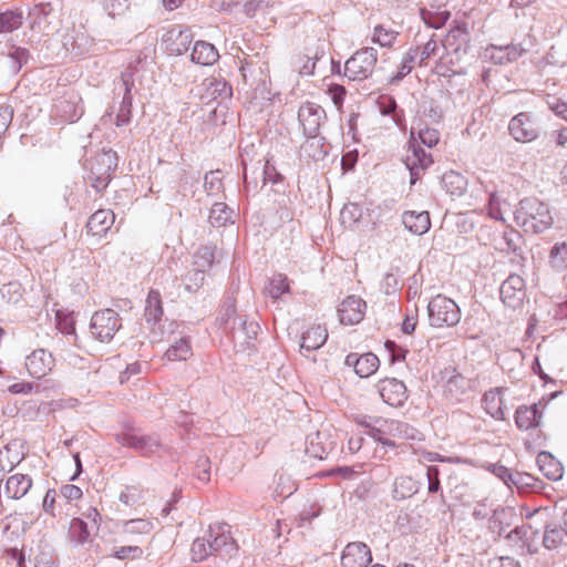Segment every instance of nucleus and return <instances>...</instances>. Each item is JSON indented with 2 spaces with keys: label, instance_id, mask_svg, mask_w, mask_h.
<instances>
[{
  "label": "nucleus",
  "instance_id": "nucleus-3",
  "mask_svg": "<svg viewBox=\"0 0 567 567\" xmlns=\"http://www.w3.org/2000/svg\"><path fill=\"white\" fill-rule=\"evenodd\" d=\"M176 328L177 323L174 321L163 324L161 332H156L155 330L151 332V341L162 342L165 339V334H167V341H172V344L166 350L165 358L168 361H186L193 355L192 341L188 336L172 339Z\"/></svg>",
  "mask_w": 567,
  "mask_h": 567
},
{
  "label": "nucleus",
  "instance_id": "nucleus-16",
  "mask_svg": "<svg viewBox=\"0 0 567 567\" xmlns=\"http://www.w3.org/2000/svg\"><path fill=\"white\" fill-rule=\"evenodd\" d=\"M365 309L367 303L363 299L349 296L338 308L339 320L342 324H357L362 321Z\"/></svg>",
  "mask_w": 567,
  "mask_h": 567
},
{
  "label": "nucleus",
  "instance_id": "nucleus-4",
  "mask_svg": "<svg viewBox=\"0 0 567 567\" xmlns=\"http://www.w3.org/2000/svg\"><path fill=\"white\" fill-rule=\"evenodd\" d=\"M429 321L432 327H454L461 320V309L456 302L445 296L433 297L427 305Z\"/></svg>",
  "mask_w": 567,
  "mask_h": 567
},
{
  "label": "nucleus",
  "instance_id": "nucleus-38",
  "mask_svg": "<svg viewBox=\"0 0 567 567\" xmlns=\"http://www.w3.org/2000/svg\"><path fill=\"white\" fill-rule=\"evenodd\" d=\"M379 363V358L375 354L371 352L362 354L360 360L357 361L358 369L355 373L360 378H368L378 370Z\"/></svg>",
  "mask_w": 567,
  "mask_h": 567
},
{
  "label": "nucleus",
  "instance_id": "nucleus-53",
  "mask_svg": "<svg viewBox=\"0 0 567 567\" xmlns=\"http://www.w3.org/2000/svg\"><path fill=\"white\" fill-rule=\"evenodd\" d=\"M103 8L111 18L122 17L130 9L128 0H104Z\"/></svg>",
  "mask_w": 567,
  "mask_h": 567
},
{
  "label": "nucleus",
  "instance_id": "nucleus-26",
  "mask_svg": "<svg viewBox=\"0 0 567 567\" xmlns=\"http://www.w3.org/2000/svg\"><path fill=\"white\" fill-rule=\"evenodd\" d=\"M32 486V480L29 475L14 474L6 482V494L12 499L23 497Z\"/></svg>",
  "mask_w": 567,
  "mask_h": 567
},
{
  "label": "nucleus",
  "instance_id": "nucleus-47",
  "mask_svg": "<svg viewBox=\"0 0 567 567\" xmlns=\"http://www.w3.org/2000/svg\"><path fill=\"white\" fill-rule=\"evenodd\" d=\"M208 544L209 540L207 533L203 537H198L193 542L190 553L194 561H203L212 555Z\"/></svg>",
  "mask_w": 567,
  "mask_h": 567
},
{
  "label": "nucleus",
  "instance_id": "nucleus-51",
  "mask_svg": "<svg viewBox=\"0 0 567 567\" xmlns=\"http://www.w3.org/2000/svg\"><path fill=\"white\" fill-rule=\"evenodd\" d=\"M513 486L519 492H529L536 487V478L527 473L514 472L512 487Z\"/></svg>",
  "mask_w": 567,
  "mask_h": 567
},
{
  "label": "nucleus",
  "instance_id": "nucleus-54",
  "mask_svg": "<svg viewBox=\"0 0 567 567\" xmlns=\"http://www.w3.org/2000/svg\"><path fill=\"white\" fill-rule=\"evenodd\" d=\"M8 58L12 61L11 69L19 71L30 59V52L20 47H12L8 52Z\"/></svg>",
  "mask_w": 567,
  "mask_h": 567
},
{
  "label": "nucleus",
  "instance_id": "nucleus-27",
  "mask_svg": "<svg viewBox=\"0 0 567 567\" xmlns=\"http://www.w3.org/2000/svg\"><path fill=\"white\" fill-rule=\"evenodd\" d=\"M162 297L158 290L151 289L145 301L144 317L147 323L156 324L163 317Z\"/></svg>",
  "mask_w": 567,
  "mask_h": 567
},
{
  "label": "nucleus",
  "instance_id": "nucleus-17",
  "mask_svg": "<svg viewBox=\"0 0 567 567\" xmlns=\"http://www.w3.org/2000/svg\"><path fill=\"white\" fill-rule=\"evenodd\" d=\"M371 561L370 548L360 542L349 543L341 555V567H367Z\"/></svg>",
  "mask_w": 567,
  "mask_h": 567
},
{
  "label": "nucleus",
  "instance_id": "nucleus-31",
  "mask_svg": "<svg viewBox=\"0 0 567 567\" xmlns=\"http://www.w3.org/2000/svg\"><path fill=\"white\" fill-rule=\"evenodd\" d=\"M442 184L449 194L456 197L461 196L467 187L466 178L454 171L446 172L442 176Z\"/></svg>",
  "mask_w": 567,
  "mask_h": 567
},
{
  "label": "nucleus",
  "instance_id": "nucleus-40",
  "mask_svg": "<svg viewBox=\"0 0 567 567\" xmlns=\"http://www.w3.org/2000/svg\"><path fill=\"white\" fill-rule=\"evenodd\" d=\"M24 293V288L19 281H10L0 288V295L8 303H19Z\"/></svg>",
  "mask_w": 567,
  "mask_h": 567
},
{
  "label": "nucleus",
  "instance_id": "nucleus-20",
  "mask_svg": "<svg viewBox=\"0 0 567 567\" xmlns=\"http://www.w3.org/2000/svg\"><path fill=\"white\" fill-rule=\"evenodd\" d=\"M525 52L526 50L520 44L489 45L485 50V55L495 64H506L516 61Z\"/></svg>",
  "mask_w": 567,
  "mask_h": 567
},
{
  "label": "nucleus",
  "instance_id": "nucleus-25",
  "mask_svg": "<svg viewBox=\"0 0 567 567\" xmlns=\"http://www.w3.org/2000/svg\"><path fill=\"white\" fill-rule=\"evenodd\" d=\"M190 58L196 64L213 65L219 59V53L214 44L206 41H197L194 44Z\"/></svg>",
  "mask_w": 567,
  "mask_h": 567
},
{
  "label": "nucleus",
  "instance_id": "nucleus-1",
  "mask_svg": "<svg viewBox=\"0 0 567 567\" xmlns=\"http://www.w3.org/2000/svg\"><path fill=\"white\" fill-rule=\"evenodd\" d=\"M514 218L524 231L532 234L549 229L554 221L548 204L537 197L520 199L514 210Z\"/></svg>",
  "mask_w": 567,
  "mask_h": 567
},
{
  "label": "nucleus",
  "instance_id": "nucleus-63",
  "mask_svg": "<svg viewBox=\"0 0 567 567\" xmlns=\"http://www.w3.org/2000/svg\"><path fill=\"white\" fill-rule=\"evenodd\" d=\"M439 49V43L433 39V37L424 44L422 51H419L420 56V65L424 64L425 61L431 58L432 55L436 54V51Z\"/></svg>",
  "mask_w": 567,
  "mask_h": 567
},
{
  "label": "nucleus",
  "instance_id": "nucleus-13",
  "mask_svg": "<svg viewBox=\"0 0 567 567\" xmlns=\"http://www.w3.org/2000/svg\"><path fill=\"white\" fill-rule=\"evenodd\" d=\"M404 164L410 171L411 184H415L424 172L433 164L431 154L426 153L421 146L410 144Z\"/></svg>",
  "mask_w": 567,
  "mask_h": 567
},
{
  "label": "nucleus",
  "instance_id": "nucleus-11",
  "mask_svg": "<svg viewBox=\"0 0 567 567\" xmlns=\"http://www.w3.org/2000/svg\"><path fill=\"white\" fill-rule=\"evenodd\" d=\"M509 134L520 143H528L538 137L539 128L529 113L522 112L515 115L508 124Z\"/></svg>",
  "mask_w": 567,
  "mask_h": 567
},
{
  "label": "nucleus",
  "instance_id": "nucleus-30",
  "mask_svg": "<svg viewBox=\"0 0 567 567\" xmlns=\"http://www.w3.org/2000/svg\"><path fill=\"white\" fill-rule=\"evenodd\" d=\"M419 492V482L411 476H399L393 484L392 495L395 499L410 498Z\"/></svg>",
  "mask_w": 567,
  "mask_h": 567
},
{
  "label": "nucleus",
  "instance_id": "nucleus-23",
  "mask_svg": "<svg viewBox=\"0 0 567 567\" xmlns=\"http://www.w3.org/2000/svg\"><path fill=\"white\" fill-rule=\"evenodd\" d=\"M402 223L405 228L414 235H423L431 227L430 214L427 212H405L402 215Z\"/></svg>",
  "mask_w": 567,
  "mask_h": 567
},
{
  "label": "nucleus",
  "instance_id": "nucleus-8",
  "mask_svg": "<svg viewBox=\"0 0 567 567\" xmlns=\"http://www.w3.org/2000/svg\"><path fill=\"white\" fill-rule=\"evenodd\" d=\"M122 327V319L113 309L95 311L91 318L90 331L94 339L110 342Z\"/></svg>",
  "mask_w": 567,
  "mask_h": 567
},
{
  "label": "nucleus",
  "instance_id": "nucleus-34",
  "mask_svg": "<svg viewBox=\"0 0 567 567\" xmlns=\"http://www.w3.org/2000/svg\"><path fill=\"white\" fill-rule=\"evenodd\" d=\"M233 213V209L225 203H215L210 209L208 221L213 227L226 226L231 221Z\"/></svg>",
  "mask_w": 567,
  "mask_h": 567
},
{
  "label": "nucleus",
  "instance_id": "nucleus-52",
  "mask_svg": "<svg viewBox=\"0 0 567 567\" xmlns=\"http://www.w3.org/2000/svg\"><path fill=\"white\" fill-rule=\"evenodd\" d=\"M133 97H122L118 112L115 118L116 126H124L131 123Z\"/></svg>",
  "mask_w": 567,
  "mask_h": 567
},
{
  "label": "nucleus",
  "instance_id": "nucleus-7",
  "mask_svg": "<svg viewBox=\"0 0 567 567\" xmlns=\"http://www.w3.org/2000/svg\"><path fill=\"white\" fill-rule=\"evenodd\" d=\"M117 167L116 152L109 150L97 154L91 165L89 181L97 192L104 190Z\"/></svg>",
  "mask_w": 567,
  "mask_h": 567
},
{
  "label": "nucleus",
  "instance_id": "nucleus-35",
  "mask_svg": "<svg viewBox=\"0 0 567 567\" xmlns=\"http://www.w3.org/2000/svg\"><path fill=\"white\" fill-rule=\"evenodd\" d=\"M289 282L287 276L282 274L274 275L268 285L265 287V292L271 299L277 300L286 292H289Z\"/></svg>",
  "mask_w": 567,
  "mask_h": 567
},
{
  "label": "nucleus",
  "instance_id": "nucleus-64",
  "mask_svg": "<svg viewBox=\"0 0 567 567\" xmlns=\"http://www.w3.org/2000/svg\"><path fill=\"white\" fill-rule=\"evenodd\" d=\"M492 472L495 476L504 482L508 487H512L513 474L509 468L504 465L494 464L492 465Z\"/></svg>",
  "mask_w": 567,
  "mask_h": 567
},
{
  "label": "nucleus",
  "instance_id": "nucleus-55",
  "mask_svg": "<svg viewBox=\"0 0 567 567\" xmlns=\"http://www.w3.org/2000/svg\"><path fill=\"white\" fill-rule=\"evenodd\" d=\"M214 262V252L210 247H200L194 256V267L206 269L209 268Z\"/></svg>",
  "mask_w": 567,
  "mask_h": 567
},
{
  "label": "nucleus",
  "instance_id": "nucleus-19",
  "mask_svg": "<svg viewBox=\"0 0 567 567\" xmlns=\"http://www.w3.org/2000/svg\"><path fill=\"white\" fill-rule=\"evenodd\" d=\"M546 403L538 402L533 405L519 406L515 412V423L520 430H530L540 425Z\"/></svg>",
  "mask_w": 567,
  "mask_h": 567
},
{
  "label": "nucleus",
  "instance_id": "nucleus-42",
  "mask_svg": "<svg viewBox=\"0 0 567 567\" xmlns=\"http://www.w3.org/2000/svg\"><path fill=\"white\" fill-rule=\"evenodd\" d=\"M22 24V13L6 11L0 13V34L12 32Z\"/></svg>",
  "mask_w": 567,
  "mask_h": 567
},
{
  "label": "nucleus",
  "instance_id": "nucleus-62",
  "mask_svg": "<svg viewBox=\"0 0 567 567\" xmlns=\"http://www.w3.org/2000/svg\"><path fill=\"white\" fill-rule=\"evenodd\" d=\"M328 94L330 95L333 104L337 107H341L344 101V96L347 94L346 87L340 84H331L328 87Z\"/></svg>",
  "mask_w": 567,
  "mask_h": 567
},
{
  "label": "nucleus",
  "instance_id": "nucleus-29",
  "mask_svg": "<svg viewBox=\"0 0 567 567\" xmlns=\"http://www.w3.org/2000/svg\"><path fill=\"white\" fill-rule=\"evenodd\" d=\"M537 465L540 472L551 481H557L563 476V466L551 454L542 452L537 456Z\"/></svg>",
  "mask_w": 567,
  "mask_h": 567
},
{
  "label": "nucleus",
  "instance_id": "nucleus-57",
  "mask_svg": "<svg viewBox=\"0 0 567 567\" xmlns=\"http://www.w3.org/2000/svg\"><path fill=\"white\" fill-rule=\"evenodd\" d=\"M209 90L214 99L220 97L221 100H227L233 95L231 85L224 80H213L209 84Z\"/></svg>",
  "mask_w": 567,
  "mask_h": 567
},
{
  "label": "nucleus",
  "instance_id": "nucleus-46",
  "mask_svg": "<svg viewBox=\"0 0 567 567\" xmlns=\"http://www.w3.org/2000/svg\"><path fill=\"white\" fill-rule=\"evenodd\" d=\"M204 188L208 196H216L223 192L221 172L210 171L204 177Z\"/></svg>",
  "mask_w": 567,
  "mask_h": 567
},
{
  "label": "nucleus",
  "instance_id": "nucleus-15",
  "mask_svg": "<svg viewBox=\"0 0 567 567\" xmlns=\"http://www.w3.org/2000/svg\"><path fill=\"white\" fill-rule=\"evenodd\" d=\"M377 388L383 402L391 406H402L408 399L406 386L398 379H383L379 381Z\"/></svg>",
  "mask_w": 567,
  "mask_h": 567
},
{
  "label": "nucleus",
  "instance_id": "nucleus-12",
  "mask_svg": "<svg viewBox=\"0 0 567 567\" xmlns=\"http://www.w3.org/2000/svg\"><path fill=\"white\" fill-rule=\"evenodd\" d=\"M525 280L516 274L509 275L499 287L502 302L508 308H518L525 298Z\"/></svg>",
  "mask_w": 567,
  "mask_h": 567
},
{
  "label": "nucleus",
  "instance_id": "nucleus-28",
  "mask_svg": "<svg viewBox=\"0 0 567 567\" xmlns=\"http://www.w3.org/2000/svg\"><path fill=\"white\" fill-rule=\"evenodd\" d=\"M505 388H495L485 392L483 396V405L486 412L496 420L504 419V412L502 409L503 399L501 394L505 391Z\"/></svg>",
  "mask_w": 567,
  "mask_h": 567
},
{
  "label": "nucleus",
  "instance_id": "nucleus-41",
  "mask_svg": "<svg viewBox=\"0 0 567 567\" xmlns=\"http://www.w3.org/2000/svg\"><path fill=\"white\" fill-rule=\"evenodd\" d=\"M153 528V523L143 518L130 519L123 524V532L128 535H148Z\"/></svg>",
  "mask_w": 567,
  "mask_h": 567
},
{
  "label": "nucleus",
  "instance_id": "nucleus-43",
  "mask_svg": "<svg viewBox=\"0 0 567 567\" xmlns=\"http://www.w3.org/2000/svg\"><path fill=\"white\" fill-rule=\"evenodd\" d=\"M422 20L432 29H440L450 18L449 11H431L425 8L420 10Z\"/></svg>",
  "mask_w": 567,
  "mask_h": 567
},
{
  "label": "nucleus",
  "instance_id": "nucleus-50",
  "mask_svg": "<svg viewBox=\"0 0 567 567\" xmlns=\"http://www.w3.org/2000/svg\"><path fill=\"white\" fill-rule=\"evenodd\" d=\"M134 87L133 71L131 69L121 73L118 80L114 83V91L123 92V97H133L132 89Z\"/></svg>",
  "mask_w": 567,
  "mask_h": 567
},
{
  "label": "nucleus",
  "instance_id": "nucleus-10",
  "mask_svg": "<svg viewBox=\"0 0 567 567\" xmlns=\"http://www.w3.org/2000/svg\"><path fill=\"white\" fill-rule=\"evenodd\" d=\"M323 118H326V112L316 103L306 102L299 107L298 120L306 137L315 138L319 134Z\"/></svg>",
  "mask_w": 567,
  "mask_h": 567
},
{
  "label": "nucleus",
  "instance_id": "nucleus-37",
  "mask_svg": "<svg viewBox=\"0 0 567 567\" xmlns=\"http://www.w3.org/2000/svg\"><path fill=\"white\" fill-rule=\"evenodd\" d=\"M362 217V208L355 203L346 204L340 212V221L346 228H352Z\"/></svg>",
  "mask_w": 567,
  "mask_h": 567
},
{
  "label": "nucleus",
  "instance_id": "nucleus-6",
  "mask_svg": "<svg viewBox=\"0 0 567 567\" xmlns=\"http://www.w3.org/2000/svg\"><path fill=\"white\" fill-rule=\"evenodd\" d=\"M378 62V51L372 47L358 50L344 64V75L351 81H362L372 75Z\"/></svg>",
  "mask_w": 567,
  "mask_h": 567
},
{
  "label": "nucleus",
  "instance_id": "nucleus-24",
  "mask_svg": "<svg viewBox=\"0 0 567 567\" xmlns=\"http://www.w3.org/2000/svg\"><path fill=\"white\" fill-rule=\"evenodd\" d=\"M328 339V331L324 327L312 326L303 332L300 348L302 351L311 352L320 349Z\"/></svg>",
  "mask_w": 567,
  "mask_h": 567
},
{
  "label": "nucleus",
  "instance_id": "nucleus-22",
  "mask_svg": "<svg viewBox=\"0 0 567 567\" xmlns=\"http://www.w3.org/2000/svg\"><path fill=\"white\" fill-rule=\"evenodd\" d=\"M115 215L110 209H99L87 220V233L93 236H104L114 224Z\"/></svg>",
  "mask_w": 567,
  "mask_h": 567
},
{
  "label": "nucleus",
  "instance_id": "nucleus-39",
  "mask_svg": "<svg viewBox=\"0 0 567 567\" xmlns=\"http://www.w3.org/2000/svg\"><path fill=\"white\" fill-rule=\"evenodd\" d=\"M69 535L72 542L84 544L89 540L91 532L82 518H73L70 524Z\"/></svg>",
  "mask_w": 567,
  "mask_h": 567
},
{
  "label": "nucleus",
  "instance_id": "nucleus-48",
  "mask_svg": "<svg viewBox=\"0 0 567 567\" xmlns=\"http://www.w3.org/2000/svg\"><path fill=\"white\" fill-rule=\"evenodd\" d=\"M205 280V271L204 269L194 267L190 271L186 274L183 278L185 289L189 292L197 291Z\"/></svg>",
  "mask_w": 567,
  "mask_h": 567
},
{
  "label": "nucleus",
  "instance_id": "nucleus-2",
  "mask_svg": "<svg viewBox=\"0 0 567 567\" xmlns=\"http://www.w3.org/2000/svg\"><path fill=\"white\" fill-rule=\"evenodd\" d=\"M226 315L225 322H231L230 336L237 351L254 349V341L260 331L259 324L254 320L248 321L244 316L233 317L235 315L234 306L228 307Z\"/></svg>",
  "mask_w": 567,
  "mask_h": 567
},
{
  "label": "nucleus",
  "instance_id": "nucleus-56",
  "mask_svg": "<svg viewBox=\"0 0 567 567\" xmlns=\"http://www.w3.org/2000/svg\"><path fill=\"white\" fill-rule=\"evenodd\" d=\"M380 113L382 115H391L395 123L399 122V114L396 112L398 104L395 100L390 95H382L378 100Z\"/></svg>",
  "mask_w": 567,
  "mask_h": 567
},
{
  "label": "nucleus",
  "instance_id": "nucleus-32",
  "mask_svg": "<svg viewBox=\"0 0 567 567\" xmlns=\"http://www.w3.org/2000/svg\"><path fill=\"white\" fill-rule=\"evenodd\" d=\"M399 31L385 27L384 24H378L373 29L372 42L379 44L382 48H392L399 37Z\"/></svg>",
  "mask_w": 567,
  "mask_h": 567
},
{
  "label": "nucleus",
  "instance_id": "nucleus-49",
  "mask_svg": "<svg viewBox=\"0 0 567 567\" xmlns=\"http://www.w3.org/2000/svg\"><path fill=\"white\" fill-rule=\"evenodd\" d=\"M321 140L322 138H318V135L315 138L307 137V141L301 146L302 152L316 161L323 158L327 152L323 150Z\"/></svg>",
  "mask_w": 567,
  "mask_h": 567
},
{
  "label": "nucleus",
  "instance_id": "nucleus-58",
  "mask_svg": "<svg viewBox=\"0 0 567 567\" xmlns=\"http://www.w3.org/2000/svg\"><path fill=\"white\" fill-rule=\"evenodd\" d=\"M440 475H441V471H440L439 466L430 465L426 467L429 494H436L442 491Z\"/></svg>",
  "mask_w": 567,
  "mask_h": 567
},
{
  "label": "nucleus",
  "instance_id": "nucleus-21",
  "mask_svg": "<svg viewBox=\"0 0 567 567\" xmlns=\"http://www.w3.org/2000/svg\"><path fill=\"white\" fill-rule=\"evenodd\" d=\"M471 388V381L456 372L451 371V375L446 379L444 384V395L451 401H461Z\"/></svg>",
  "mask_w": 567,
  "mask_h": 567
},
{
  "label": "nucleus",
  "instance_id": "nucleus-44",
  "mask_svg": "<svg viewBox=\"0 0 567 567\" xmlns=\"http://www.w3.org/2000/svg\"><path fill=\"white\" fill-rule=\"evenodd\" d=\"M419 58V48H411L403 55L401 66L396 75L393 76L392 81L398 82L401 81L404 76H406L414 68L415 61Z\"/></svg>",
  "mask_w": 567,
  "mask_h": 567
},
{
  "label": "nucleus",
  "instance_id": "nucleus-59",
  "mask_svg": "<svg viewBox=\"0 0 567 567\" xmlns=\"http://www.w3.org/2000/svg\"><path fill=\"white\" fill-rule=\"evenodd\" d=\"M210 460L207 456H199L196 461L195 465V474L197 478L203 482L207 483L210 480Z\"/></svg>",
  "mask_w": 567,
  "mask_h": 567
},
{
  "label": "nucleus",
  "instance_id": "nucleus-5",
  "mask_svg": "<svg viewBox=\"0 0 567 567\" xmlns=\"http://www.w3.org/2000/svg\"><path fill=\"white\" fill-rule=\"evenodd\" d=\"M114 439L122 446L132 449L144 457H151L165 447L158 434H137L132 429L116 433Z\"/></svg>",
  "mask_w": 567,
  "mask_h": 567
},
{
  "label": "nucleus",
  "instance_id": "nucleus-33",
  "mask_svg": "<svg viewBox=\"0 0 567 567\" xmlns=\"http://www.w3.org/2000/svg\"><path fill=\"white\" fill-rule=\"evenodd\" d=\"M388 429L390 434L394 437L412 441L421 440V432L409 423L402 421H391L388 425Z\"/></svg>",
  "mask_w": 567,
  "mask_h": 567
},
{
  "label": "nucleus",
  "instance_id": "nucleus-36",
  "mask_svg": "<svg viewBox=\"0 0 567 567\" xmlns=\"http://www.w3.org/2000/svg\"><path fill=\"white\" fill-rule=\"evenodd\" d=\"M565 536L567 535L565 534L561 523L559 526L547 525L543 537V544L548 549L557 548L564 542Z\"/></svg>",
  "mask_w": 567,
  "mask_h": 567
},
{
  "label": "nucleus",
  "instance_id": "nucleus-61",
  "mask_svg": "<svg viewBox=\"0 0 567 567\" xmlns=\"http://www.w3.org/2000/svg\"><path fill=\"white\" fill-rule=\"evenodd\" d=\"M143 555V549L138 546H122L114 551V557L124 560L127 558H140Z\"/></svg>",
  "mask_w": 567,
  "mask_h": 567
},
{
  "label": "nucleus",
  "instance_id": "nucleus-60",
  "mask_svg": "<svg viewBox=\"0 0 567 567\" xmlns=\"http://www.w3.org/2000/svg\"><path fill=\"white\" fill-rule=\"evenodd\" d=\"M419 138L421 143L427 147H433L439 143L440 133L436 128L425 127L420 130Z\"/></svg>",
  "mask_w": 567,
  "mask_h": 567
},
{
  "label": "nucleus",
  "instance_id": "nucleus-18",
  "mask_svg": "<svg viewBox=\"0 0 567 567\" xmlns=\"http://www.w3.org/2000/svg\"><path fill=\"white\" fill-rule=\"evenodd\" d=\"M54 359L50 352L44 349L34 350L25 359L28 373L35 379L45 377L53 368Z\"/></svg>",
  "mask_w": 567,
  "mask_h": 567
},
{
  "label": "nucleus",
  "instance_id": "nucleus-14",
  "mask_svg": "<svg viewBox=\"0 0 567 567\" xmlns=\"http://www.w3.org/2000/svg\"><path fill=\"white\" fill-rule=\"evenodd\" d=\"M193 32L189 28L182 25H172L163 35V43L166 51L173 55L185 53L193 41Z\"/></svg>",
  "mask_w": 567,
  "mask_h": 567
},
{
  "label": "nucleus",
  "instance_id": "nucleus-9",
  "mask_svg": "<svg viewBox=\"0 0 567 567\" xmlns=\"http://www.w3.org/2000/svg\"><path fill=\"white\" fill-rule=\"evenodd\" d=\"M207 536L212 555H217L223 559H229L237 554L238 546L230 536L229 530L226 529V525L209 526Z\"/></svg>",
  "mask_w": 567,
  "mask_h": 567
},
{
  "label": "nucleus",
  "instance_id": "nucleus-45",
  "mask_svg": "<svg viewBox=\"0 0 567 567\" xmlns=\"http://www.w3.org/2000/svg\"><path fill=\"white\" fill-rule=\"evenodd\" d=\"M549 260L551 266L557 270L567 268V244H555L550 250Z\"/></svg>",
  "mask_w": 567,
  "mask_h": 567
}]
</instances>
